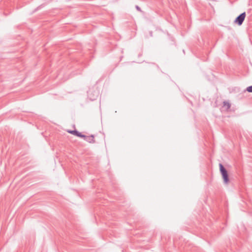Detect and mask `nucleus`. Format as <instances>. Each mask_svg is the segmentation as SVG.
Wrapping results in <instances>:
<instances>
[{"label": "nucleus", "mask_w": 252, "mask_h": 252, "mask_svg": "<svg viewBox=\"0 0 252 252\" xmlns=\"http://www.w3.org/2000/svg\"><path fill=\"white\" fill-rule=\"evenodd\" d=\"M246 15V14L245 12L241 13L236 18V19L234 20V23L237 24L239 26L242 25L245 19Z\"/></svg>", "instance_id": "obj_1"}, {"label": "nucleus", "mask_w": 252, "mask_h": 252, "mask_svg": "<svg viewBox=\"0 0 252 252\" xmlns=\"http://www.w3.org/2000/svg\"><path fill=\"white\" fill-rule=\"evenodd\" d=\"M85 140L89 143H94L95 142V140H94V135L87 136Z\"/></svg>", "instance_id": "obj_2"}, {"label": "nucleus", "mask_w": 252, "mask_h": 252, "mask_svg": "<svg viewBox=\"0 0 252 252\" xmlns=\"http://www.w3.org/2000/svg\"><path fill=\"white\" fill-rule=\"evenodd\" d=\"M222 178L225 184H227L229 181V174H222Z\"/></svg>", "instance_id": "obj_3"}, {"label": "nucleus", "mask_w": 252, "mask_h": 252, "mask_svg": "<svg viewBox=\"0 0 252 252\" xmlns=\"http://www.w3.org/2000/svg\"><path fill=\"white\" fill-rule=\"evenodd\" d=\"M219 166L220 173H228L227 170L221 163L219 164Z\"/></svg>", "instance_id": "obj_4"}, {"label": "nucleus", "mask_w": 252, "mask_h": 252, "mask_svg": "<svg viewBox=\"0 0 252 252\" xmlns=\"http://www.w3.org/2000/svg\"><path fill=\"white\" fill-rule=\"evenodd\" d=\"M223 107H224L226 110H228L231 107V104L227 101H224L223 102Z\"/></svg>", "instance_id": "obj_5"}, {"label": "nucleus", "mask_w": 252, "mask_h": 252, "mask_svg": "<svg viewBox=\"0 0 252 252\" xmlns=\"http://www.w3.org/2000/svg\"><path fill=\"white\" fill-rule=\"evenodd\" d=\"M74 135H75L77 137H79L80 135H81V132L78 131V130L75 129V131L74 132Z\"/></svg>", "instance_id": "obj_6"}, {"label": "nucleus", "mask_w": 252, "mask_h": 252, "mask_svg": "<svg viewBox=\"0 0 252 252\" xmlns=\"http://www.w3.org/2000/svg\"><path fill=\"white\" fill-rule=\"evenodd\" d=\"M246 91H248L249 93H252V85L246 88Z\"/></svg>", "instance_id": "obj_7"}, {"label": "nucleus", "mask_w": 252, "mask_h": 252, "mask_svg": "<svg viewBox=\"0 0 252 252\" xmlns=\"http://www.w3.org/2000/svg\"><path fill=\"white\" fill-rule=\"evenodd\" d=\"M95 96H93V97H90V99H91L92 100H94L95 99H96V97L97 96H98V92H95Z\"/></svg>", "instance_id": "obj_8"}, {"label": "nucleus", "mask_w": 252, "mask_h": 252, "mask_svg": "<svg viewBox=\"0 0 252 252\" xmlns=\"http://www.w3.org/2000/svg\"><path fill=\"white\" fill-rule=\"evenodd\" d=\"M67 131L69 133H70V134H71L74 135V132L75 131V129H74V130H68Z\"/></svg>", "instance_id": "obj_9"}, {"label": "nucleus", "mask_w": 252, "mask_h": 252, "mask_svg": "<svg viewBox=\"0 0 252 252\" xmlns=\"http://www.w3.org/2000/svg\"><path fill=\"white\" fill-rule=\"evenodd\" d=\"M86 136V135L83 134L82 133H81V135H80L79 137L82 138L85 140Z\"/></svg>", "instance_id": "obj_10"}, {"label": "nucleus", "mask_w": 252, "mask_h": 252, "mask_svg": "<svg viewBox=\"0 0 252 252\" xmlns=\"http://www.w3.org/2000/svg\"><path fill=\"white\" fill-rule=\"evenodd\" d=\"M135 8H136V9L138 11H141V8H140V7L139 6H138V5H136Z\"/></svg>", "instance_id": "obj_11"}, {"label": "nucleus", "mask_w": 252, "mask_h": 252, "mask_svg": "<svg viewBox=\"0 0 252 252\" xmlns=\"http://www.w3.org/2000/svg\"><path fill=\"white\" fill-rule=\"evenodd\" d=\"M44 6L43 4H41L40 6H39L38 7H37L35 9V10H37L38 9L41 8V7H42Z\"/></svg>", "instance_id": "obj_12"}, {"label": "nucleus", "mask_w": 252, "mask_h": 252, "mask_svg": "<svg viewBox=\"0 0 252 252\" xmlns=\"http://www.w3.org/2000/svg\"><path fill=\"white\" fill-rule=\"evenodd\" d=\"M91 91H89V94H90Z\"/></svg>", "instance_id": "obj_13"}, {"label": "nucleus", "mask_w": 252, "mask_h": 252, "mask_svg": "<svg viewBox=\"0 0 252 252\" xmlns=\"http://www.w3.org/2000/svg\"><path fill=\"white\" fill-rule=\"evenodd\" d=\"M91 91H89V94H90Z\"/></svg>", "instance_id": "obj_14"}]
</instances>
